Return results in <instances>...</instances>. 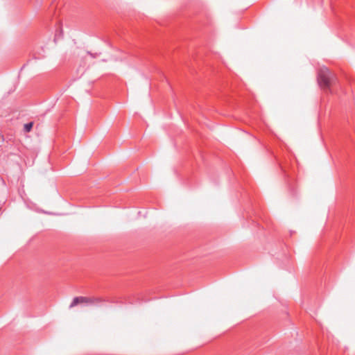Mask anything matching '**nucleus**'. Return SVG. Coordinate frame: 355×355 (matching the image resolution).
I'll use <instances>...</instances> for the list:
<instances>
[{"label":"nucleus","mask_w":355,"mask_h":355,"mask_svg":"<svg viewBox=\"0 0 355 355\" xmlns=\"http://www.w3.org/2000/svg\"><path fill=\"white\" fill-rule=\"evenodd\" d=\"M337 80L336 75L328 68L322 67L318 72V83L320 87L326 91L331 92V86L334 85Z\"/></svg>","instance_id":"f257e3e1"},{"label":"nucleus","mask_w":355,"mask_h":355,"mask_svg":"<svg viewBox=\"0 0 355 355\" xmlns=\"http://www.w3.org/2000/svg\"><path fill=\"white\" fill-rule=\"evenodd\" d=\"M33 126V122H29V123L24 124V131L25 132H29L32 130Z\"/></svg>","instance_id":"7ed1b4c3"},{"label":"nucleus","mask_w":355,"mask_h":355,"mask_svg":"<svg viewBox=\"0 0 355 355\" xmlns=\"http://www.w3.org/2000/svg\"><path fill=\"white\" fill-rule=\"evenodd\" d=\"M87 54L90 55L92 58H96L98 55V53H92L89 51H87Z\"/></svg>","instance_id":"20e7f679"},{"label":"nucleus","mask_w":355,"mask_h":355,"mask_svg":"<svg viewBox=\"0 0 355 355\" xmlns=\"http://www.w3.org/2000/svg\"><path fill=\"white\" fill-rule=\"evenodd\" d=\"M109 302L108 299L102 297H84L79 296L75 297L71 304L69 309H71L78 304H86L88 305H99L103 302Z\"/></svg>","instance_id":"f03ea898"}]
</instances>
